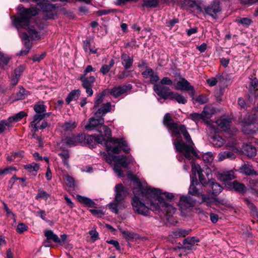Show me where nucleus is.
<instances>
[{"label":"nucleus","instance_id":"26","mask_svg":"<svg viewBox=\"0 0 258 258\" xmlns=\"http://www.w3.org/2000/svg\"><path fill=\"white\" fill-rule=\"evenodd\" d=\"M242 149L243 153L249 157H252L256 154L255 147L250 144L244 145Z\"/></svg>","mask_w":258,"mask_h":258},{"label":"nucleus","instance_id":"23","mask_svg":"<svg viewBox=\"0 0 258 258\" xmlns=\"http://www.w3.org/2000/svg\"><path fill=\"white\" fill-rule=\"evenodd\" d=\"M121 64L125 69L127 70L132 68L134 62L133 57H131L126 53H122L121 55Z\"/></svg>","mask_w":258,"mask_h":258},{"label":"nucleus","instance_id":"3","mask_svg":"<svg viewBox=\"0 0 258 258\" xmlns=\"http://www.w3.org/2000/svg\"><path fill=\"white\" fill-rule=\"evenodd\" d=\"M138 187L133 189L134 197L132 200V205L133 211L139 214L144 216L149 215L151 208V201L154 199L151 197V194H144L142 195V190L147 189L148 187H142L141 183L138 179H134Z\"/></svg>","mask_w":258,"mask_h":258},{"label":"nucleus","instance_id":"9","mask_svg":"<svg viewBox=\"0 0 258 258\" xmlns=\"http://www.w3.org/2000/svg\"><path fill=\"white\" fill-rule=\"evenodd\" d=\"M173 82L171 79L167 77H163L158 84H155L153 86L154 92L161 98H163L162 95L165 93L163 92L169 93L171 91L170 88L166 86H171L173 85Z\"/></svg>","mask_w":258,"mask_h":258},{"label":"nucleus","instance_id":"22","mask_svg":"<svg viewBox=\"0 0 258 258\" xmlns=\"http://www.w3.org/2000/svg\"><path fill=\"white\" fill-rule=\"evenodd\" d=\"M217 177L221 181H227L233 179L235 178V175L232 170L223 171L218 172Z\"/></svg>","mask_w":258,"mask_h":258},{"label":"nucleus","instance_id":"28","mask_svg":"<svg viewBox=\"0 0 258 258\" xmlns=\"http://www.w3.org/2000/svg\"><path fill=\"white\" fill-rule=\"evenodd\" d=\"M209 186L212 188V194L214 196H217L221 193L223 190L222 187L218 183L215 182L214 180L209 181Z\"/></svg>","mask_w":258,"mask_h":258},{"label":"nucleus","instance_id":"19","mask_svg":"<svg viewBox=\"0 0 258 258\" xmlns=\"http://www.w3.org/2000/svg\"><path fill=\"white\" fill-rule=\"evenodd\" d=\"M115 201L122 202L126 196L127 191L125 188L121 184H117L115 186Z\"/></svg>","mask_w":258,"mask_h":258},{"label":"nucleus","instance_id":"5","mask_svg":"<svg viewBox=\"0 0 258 258\" xmlns=\"http://www.w3.org/2000/svg\"><path fill=\"white\" fill-rule=\"evenodd\" d=\"M46 107L43 104V102H38L34 105V110L35 114L34 115L33 120L31 122V132L33 133L32 137L36 139L40 144L41 142V138L35 134L39 130H43L48 126V123L42 120L40 125H38V123L45 118V112L46 111Z\"/></svg>","mask_w":258,"mask_h":258},{"label":"nucleus","instance_id":"27","mask_svg":"<svg viewBox=\"0 0 258 258\" xmlns=\"http://www.w3.org/2000/svg\"><path fill=\"white\" fill-rule=\"evenodd\" d=\"M24 168L27 170L29 174L36 176L37 171L39 169V166L38 164L33 162L24 165Z\"/></svg>","mask_w":258,"mask_h":258},{"label":"nucleus","instance_id":"62","mask_svg":"<svg viewBox=\"0 0 258 258\" xmlns=\"http://www.w3.org/2000/svg\"><path fill=\"white\" fill-rule=\"evenodd\" d=\"M49 197V194L44 190H39L36 196V199H43L47 200Z\"/></svg>","mask_w":258,"mask_h":258},{"label":"nucleus","instance_id":"11","mask_svg":"<svg viewBox=\"0 0 258 258\" xmlns=\"http://www.w3.org/2000/svg\"><path fill=\"white\" fill-rule=\"evenodd\" d=\"M132 89L131 84L123 85L122 86H115L111 89H107V91L111 96L115 98L127 94Z\"/></svg>","mask_w":258,"mask_h":258},{"label":"nucleus","instance_id":"25","mask_svg":"<svg viewBox=\"0 0 258 258\" xmlns=\"http://www.w3.org/2000/svg\"><path fill=\"white\" fill-rule=\"evenodd\" d=\"M77 199L81 203L84 204L89 208H97L96 204L91 199L80 195L77 196Z\"/></svg>","mask_w":258,"mask_h":258},{"label":"nucleus","instance_id":"52","mask_svg":"<svg viewBox=\"0 0 258 258\" xmlns=\"http://www.w3.org/2000/svg\"><path fill=\"white\" fill-rule=\"evenodd\" d=\"M183 4L186 6L188 8H193L196 7L197 10L201 11H202L201 8L199 6H198L195 1L191 0H184Z\"/></svg>","mask_w":258,"mask_h":258},{"label":"nucleus","instance_id":"50","mask_svg":"<svg viewBox=\"0 0 258 258\" xmlns=\"http://www.w3.org/2000/svg\"><path fill=\"white\" fill-rule=\"evenodd\" d=\"M63 178L68 186L73 187L75 186V180L72 177L68 174H64L63 175Z\"/></svg>","mask_w":258,"mask_h":258},{"label":"nucleus","instance_id":"1","mask_svg":"<svg viewBox=\"0 0 258 258\" xmlns=\"http://www.w3.org/2000/svg\"><path fill=\"white\" fill-rule=\"evenodd\" d=\"M163 124L172 130L171 136L176 137L173 145L177 151L181 153L188 160L193 159L197 156L194 143L184 125L174 122L168 113H166L163 118Z\"/></svg>","mask_w":258,"mask_h":258},{"label":"nucleus","instance_id":"35","mask_svg":"<svg viewBox=\"0 0 258 258\" xmlns=\"http://www.w3.org/2000/svg\"><path fill=\"white\" fill-rule=\"evenodd\" d=\"M77 126V123L73 120H70L63 123L61 125L62 129L66 132L72 131Z\"/></svg>","mask_w":258,"mask_h":258},{"label":"nucleus","instance_id":"63","mask_svg":"<svg viewBox=\"0 0 258 258\" xmlns=\"http://www.w3.org/2000/svg\"><path fill=\"white\" fill-rule=\"evenodd\" d=\"M26 90L23 88H20L16 93L17 99H23L26 95Z\"/></svg>","mask_w":258,"mask_h":258},{"label":"nucleus","instance_id":"48","mask_svg":"<svg viewBox=\"0 0 258 258\" xmlns=\"http://www.w3.org/2000/svg\"><path fill=\"white\" fill-rule=\"evenodd\" d=\"M201 113L204 119H205L206 118H209L211 117L212 114L213 113V111L210 107L206 106L204 108Z\"/></svg>","mask_w":258,"mask_h":258},{"label":"nucleus","instance_id":"51","mask_svg":"<svg viewBox=\"0 0 258 258\" xmlns=\"http://www.w3.org/2000/svg\"><path fill=\"white\" fill-rule=\"evenodd\" d=\"M200 197H201L202 199L201 203H206L207 206H211L214 203L213 199L208 195L202 194Z\"/></svg>","mask_w":258,"mask_h":258},{"label":"nucleus","instance_id":"6","mask_svg":"<svg viewBox=\"0 0 258 258\" xmlns=\"http://www.w3.org/2000/svg\"><path fill=\"white\" fill-rule=\"evenodd\" d=\"M100 155L109 163H111L112 161L114 160L115 164L113 166V169L119 177L123 176V171L118 165H121L123 168H127L134 160L132 157H126L123 155L121 156H113L104 152H101Z\"/></svg>","mask_w":258,"mask_h":258},{"label":"nucleus","instance_id":"17","mask_svg":"<svg viewBox=\"0 0 258 258\" xmlns=\"http://www.w3.org/2000/svg\"><path fill=\"white\" fill-rule=\"evenodd\" d=\"M165 93V92H163ZM162 95V94H161ZM163 99H175L178 103L185 104L187 102V99L185 97L178 93H174L173 91H170L169 93L166 92L162 94Z\"/></svg>","mask_w":258,"mask_h":258},{"label":"nucleus","instance_id":"20","mask_svg":"<svg viewBox=\"0 0 258 258\" xmlns=\"http://www.w3.org/2000/svg\"><path fill=\"white\" fill-rule=\"evenodd\" d=\"M196 185L201 186L197 182V177H195V180L192 177L191 180L190 185L188 189V192L187 195H192L196 197H200V195L203 193V191L196 186Z\"/></svg>","mask_w":258,"mask_h":258},{"label":"nucleus","instance_id":"54","mask_svg":"<svg viewBox=\"0 0 258 258\" xmlns=\"http://www.w3.org/2000/svg\"><path fill=\"white\" fill-rule=\"evenodd\" d=\"M122 234L123 235L124 237L128 240H131L134 239H136L138 236V235L137 234H135L133 232H130L128 231H123L122 232Z\"/></svg>","mask_w":258,"mask_h":258},{"label":"nucleus","instance_id":"64","mask_svg":"<svg viewBox=\"0 0 258 258\" xmlns=\"http://www.w3.org/2000/svg\"><path fill=\"white\" fill-rule=\"evenodd\" d=\"M178 22V19L177 18H174L172 20H167L165 24L167 27L172 28Z\"/></svg>","mask_w":258,"mask_h":258},{"label":"nucleus","instance_id":"57","mask_svg":"<svg viewBox=\"0 0 258 258\" xmlns=\"http://www.w3.org/2000/svg\"><path fill=\"white\" fill-rule=\"evenodd\" d=\"M203 159L206 163H211L214 159L213 154L211 152H207L203 154Z\"/></svg>","mask_w":258,"mask_h":258},{"label":"nucleus","instance_id":"49","mask_svg":"<svg viewBox=\"0 0 258 258\" xmlns=\"http://www.w3.org/2000/svg\"><path fill=\"white\" fill-rule=\"evenodd\" d=\"M83 48L86 52L89 51L90 53L95 54L97 52V49H94L91 48L90 41L88 40L84 41Z\"/></svg>","mask_w":258,"mask_h":258},{"label":"nucleus","instance_id":"29","mask_svg":"<svg viewBox=\"0 0 258 258\" xmlns=\"http://www.w3.org/2000/svg\"><path fill=\"white\" fill-rule=\"evenodd\" d=\"M111 105L110 102H107L103 105L102 107L99 108L95 115L100 116L102 117L104 115H105L107 112L110 111L111 110Z\"/></svg>","mask_w":258,"mask_h":258},{"label":"nucleus","instance_id":"61","mask_svg":"<svg viewBox=\"0 0 258 258\" xmlns=\"http://www.w3.org/2000/svg\"><path fill=\"white\" fill-rule=\"evenodd\" d=\"M236 21L239 24L244 26H249L252 23V21L247 18H239L236 20Z\"/></svg>","mask_w":258,"mask_h":258},{"label":"nucleus","instance_id":"4","mask_svg":"<svg viewBox=\"0 0 258 258\" xmlns=\"http://www.w3.org/2000/svg\"><path fill=\"white\" fill-rule=\"evenodd\" d=\"M104 144L107 151L114 154H119L121 150L128 153L130 149L127 143L123 139H113L111 142H107L102 136H96L95 135H86L85 145H88L91 148H94L95 143Z\"/></svg>","mask_w":258,"mask_h":258},{"label":"nucleus","instance_id":"58","mask_svg":"<svg viewBox=\"0 0 258 258\" xmlns=\"http://www.w3.org/2000/svg\"><path fill=\"white\" fill-rule=\"evenodd\" d=\"M75 138L77 145L79 144L85 145L86 135L85 134L75 135Z\"/></svg>","mask_w":258,"mask_h":258},{"label":"nucleus","instance_id":"47","mask_svg":"<svg viewBox=\"0 0 258 258\" xmlns=\"http://www.w3.org/2000/svg\"><path fill=\"white\" fill-rule=\"evenodd\" d=\"M114 60L113 59H111L108 65L104 64L103 65L100 70V71L101 73H102L103 75L106 74L110 70V69L114 66Z\"/></svg>","mask_w":258,"mask_h":258},{"label":"nucleus","instance_id":"38","mask_svg":"<svg viewBox=\"0 0 258 258\" xmlns=\"http://www.w3.org/2000/svg\"><path fill=\"white\" fill-rule=\"evenodd\" d=\"M230 186L237 191L240 192H245L246 191V187L245 185L236 180L231 182Z\"/></svg>","mask_w":258,"mask_h":258},{"label":"nucleus","instance_id":"41","mask_svg":"<svg viewBox=\"0 0 258 258\" xmlns=\"http://www.w3.org/2000/svg\"><path fill=\"white\" fill-rule=\"evenodd\" d=\"M10 58L1 52H0V67L3 69H7L9 62Z\"/></svg>","mask_w":258,"mask_h":258},{"label":"nucleus","instance_id":"30","mask_svg":"<svg viewBox=\"0 0 258 258\" xmlns=\"http://www.w3.org/2000/svg\"><path fill=\"white\" fill-rule=\"evenodd\" d=\"M235 157V155L231 151L221 152L218 155V160L220 161H223L226 159H234Z\"/></svg>","mask_w":258,"mask_h":258},{"label":"nucleus","instance_id":"59","mask_svg":"<svg viewBox=\"0 0 258 258\" xmlns=\"http://www.w3.org/2000/svg\"><path fill=\"white\" fill-rule=\"evenodd\" d=\"M245 204L248 206V207L253 212V215H255L258 217V212L256 210L255 206L248 200H244Z\"/></svg>","mask_w":258,"mask_h":258},{"label":"nucleus","instance_id":"55","mask_svg":"<svg viewBox=\"0 0 258 258\" xmlns=\"http://www.w3.org/2000/svg\"><path fill=\"white\" fill-rule=\"evenodd\" d=\"M191 171L192 174L195 176L196 175L197 173L199 175V173L201 174V173H202V170H201L200 166L195 163H192Z\"/></svg>","mask_w":258,"mask_h":258},{"label":"nucleus","instance_id":"36","mask_svg":"<svg viewBox=\"0 0 258 258\" xmlns=\"http://www.w3.org/2000/svg\"><path fill=\"white\" fill-rule=\"evenodd\" d=\"M44 235L47 239L51 240L54 242L60 243L61 242L60 239L57 235L54 234L51 230H45Z\"/></svg>","mask_w":258,"mask_h":258},{"label":"nucleus","instance_id":"24","mask_svg":"<svg viewBox=\"0 0 258 258\" xmlns=\"http://www.w3.org/2000/svg\"><path fill=\"white\" fill-rule=\"evenodd\" d=\"M199 242V239L196 237H188L183 240L182 243L184 246L182 248L186 250H190L191 247L194 245L196 243Z\"/></svg>","mask_w":258,"mask_h":258},{"label":"nucleus","instance_id":"39","mask_svg":"<svg viewBox=\"0 0 258 258\" xmlns=\"http://www.w3.org/2000/svg\"><path fill=\"white\" fill-rule=\"evenodd\" d=\"M58 155L62 159L63 164L67 167L69 166V159L70 158V154L68 150H62L58 153Z\"/></svg>","mask_w":258,"mask_h":258},{"label":"nucleus","instance_id":"15","mask_svg":"<svg viewBox=\"0 0 258 258\" xmlns=\"http://www.w3.org/2000/svg\"><path fill=\"white\" fill-rule=\"evenodd\" d=\"M205 13L214 19L217 18V14L221 11L219 3L217 2H213L208 6L204 8Z\"/></svg>","mask_w":258,"mask_h":258},{"label":"nucleus","instance_id":"31","mask_svg":"<svg viewBox=\"0 0 258 258\" xmlns=\"http://www.w3.org/2000/svg\"><path fill=\"white\" fill-rule=\"evenodd\" d=\"M62 143L68 147H72L78 145L76 142L75 135H72L66 137L62 141Z\"/></svg>","mask_w":258,"mask_h":258},{"label":"nucleus","instance_id":"8","mask_svg":"<svg viewBox=\"0 0 258 258\" xmlns=\"http://www.w3.org/2000/svg\"><path fill=\"white\" fill-rule=\"evenodd\" d=\"M150 205L152 211L159 213L161 212L169 216L173 215L176 211V209L167 202L154 203L152 200L151 201Z\"/></svg>","mask_w":258,"mask_h":258},{"label":"nucleus","instance_id":"2","mask_svg":"<svg viewBox=\"0 0 258 258\" xmlns=\"http://www.w3.org/2000/svg\"><path fill=\"white\" fill-rule=\"evenodd\" d=\"M38 14V13L35 8L26 9L24 7H19L17 16L11 18L13 24L18 30L20 29H27L28 34L24 32L21 37L24 41V44L26 47L27 48V46H29V49H30L31 45L28 39L29 37L34 39L40 38V35L34 27L30 25V19L32 16H36Z\"/></svg>","mask_w":258,"mask_h":258},{"label":"nucleus","instance_id":"46","mask_svg":"<svg viewBox=\"0 0 258 258\" xmlns=\"http://www.w3.org/2000/svg\"><path fill=\"white\" fill-rule=\"evenodd\" d=\"M159 3V0H143V7L147 8H155Z\"/></svg>","mask_w":258,"mask_h":258},{"label":"nucleus","instance_id":"33","mask_svg":"<svg viewBox=\"0 0 258 258\" xmlns=\"http://www.w3.org/2000/svg\"><path fill=\"white\" fill-rule=\"evenodd\" d=\"M80 95V90H74L72 91L66 99L67 104H69L73 100H76Z\"/></svg>","mask_w":258,"mask_h":258},{"label":"nucleus","instance_id":"44","mask_svg":"<svg viewBox=\"0 0 258 258\" xmlns=\"http://www.w3.org/2000/svg\"><path fill=\"white\" fill-rule=\"evenodd\" d=\"M26 115V113L24 111H21L17 114L12 116L9 118L10 122H16L23 118Z\"/></svg>","mask_w":258,"mask_h":258},{"label":"nucleus","instance_id":"40","mask_svg":"<svg viewBox=\"0 0 258 258\" xmlns=\"http://www.w3.org/2000/svg\"><path fill=\"white\" fill-rule=\"evenodd\" d=\"M109 208L111 211L115 213H118V210L122 207V202L114 201L109 204Z\"/></svg>","mask_w":258,"mask_h":258},{"label":"nucleus","instance_id":"37","mask_svg":"<svg viewBox=\"0 0 258 258\" xmlns=\"http://www.w3.org/2000/svg\"><path fill=\"white\" fill-rule=\"evenodd\" d=\"M216 124L224 131H228L230 128L229 121L226 119H218Z\"/></svg>","mask_w":258,"mask_h":258},{"label":"nucleus","instance_id":"53","mask_svg":"<svg viewBox=\"0 0 258 258\" xmlns=\"http://www.w3.org/2000/svg\"><path fill=\"white\" fill-rule=\"evenodd\" d=\"M17 171V169L15 167L10 166L4 169H0V175L12 174L13 171Z\"/></svg>","mask_w":258,"mask_h":258},{"label":"nucleus","instance_id":"21","mask_svg":"<svg viewBox=\"0 0 258 258\" xmlns=\"http://www.w3.org/2000/svg\"><path fill=\"white\" fill-rule=\"evenodd\" d=\"M98 131L100 134L98 136H102L107 142H110L113 139H117V138H110L111 136L110 130L107 126L103 124L101 125L98 127Z\"/></svg>","mask_w":258,"mask_h":258},{"label":"nucleus","instance_id":"14","mask_svg":"<svg viewBox=\"0 0 258 258\" xmlns=\"http://www.w3.org/2000/svg\"><path fill=\"white\" fill-rule=\"evenodd\" d=\"M256 121L257 119L254 115H249L244 122L242 131L246 134L255 133L257 131H258V128H255L252 126Z\"/></svg>","mask_w":258,"mask_h":258},{"label":"nucleus","instance_id":"45","mask_svg":"<svg viewBox=\"0 0 258 258\" xmlns=\"http://www.w3.org/2000/svg\"><path fill=\"white\" fill-rule=\"evenodd\" d=\"M190 231L191 230L190 229L185 230L183 229H178L174 231L173 233L175 237H185V236L188 235Z\"/></svg>","mask_w":258,"mask_h":258},{"label":"nucleus","instance_id":"32","mask_svg":"<svg viewBox=\"0 0 258 258\" xmlns=\"http://www.w3.org/2000/svg\"><path fill=\"white\" fill-rule=\"evenodd\" d=\"M240 169L241 172L244 173L247 175H252L256 174V172L253 169L252 167L249 164H244L242 165L240 167Z\"/></svg>","mask_w":258,"mask_h":258},{"label":"nucleus","instance_id":"42","mask_svg":"<svg viewBox=\"0 0 258 258\" xmlns=\"http://www.w3.org/2000/svg\"><path fill=\"white\" fill-rule=\"evenodd\" d=\"M106 92L105 91L102 93L98 94L95 99V103L93 108H96L100 106L103 101L104 98L105 96Z\"/></svg>","mask_w":258,"mask_h":258},{"label":"nucleus","instance_id":"34","mask_svg":"<svg viewBox=\"0 0 258 258\" xmlns=\"http://www.w3.org/2000/svg\"><path fill=\"white\" fill-rule=\"evenodd\" d=\"M211 142L213 145L217 148L222 146L225 142V141L219 135H215L211 138Z\"/></svg>","mask_w":258,"mask_h":258},{"label":"nucleus","instance_id":"10","mask_svg":"<svg viewBox=\"0 0 258 258\" xmlns=\"http://www.w3.org/2000/svg\"><path fill=\"white\" fill-rule=\"evenodd\" d=\"M196 200L189 195L182 196L178 202V206L181 213L186 215L196 205Z\"/></svg>","mask_w":258,"mask_h":258},{"label":"nucleus","instance_id":"7","mask_svg":"<svg viewBox=\"0 0 258 258\" xmlns=\"http://www.w3.org/2000/svg\"><path fill=\"white\" fill-rule=\"evenodd\" d=\"M144 194H151V197L154 199V203L166 202L165 200L171 201L174 198V195L170 192L162 193L159 189L148 187L147 189L142 190V195Z\"/></svg>","mask_w":258,"mask_h":258},{"label":"nucleus","instance_id":"60","mask_svg":"<svg viewBox=\"0 0 258 258\" xmlns=\"http://www.w3.org/2000/svg\"><path fill=\"white\" fill-rule=\"evenodd\" d=\"M250 85L249 87V90L250 92L253 91L255 93V91L257 90V87L258 85V81L257 80L254 78L253 79H251V82L250 83Z\"/></svg>","mask_w":258,"mask_h":258},{"label":"nucleus","instance_id":"43","mask_svg":"<svg viewBox=\"0 0 258 258\" xmlns=\"http://www.w3.org/2000/svg\"><path fill=\"white\" fill-rule=\"evenodd\" d=\"M24 69L25 68L23 66H20L15 69L14 74V75H15V77L13 78L14 84H16L17 83L19 78L24 71Z\"/></svg>","mask_w":258,"mask_h":258},{"label":"nucleus","instance_id":"13","mask_svg":"<svg viewBox=\"0 0 258 258\" xmlns=\"http://www.w3.org/2000/svg\"><path fill=\"white\" fill-rule=\"evenodd\" d=\"M80 80L82 82V86L85 89L88 96H92L93 94L92 87L95 81L94 77H86L85 75H81Z\"/></svg>","mask_w":258,"mask_h":258},{"label":"nucleus","instance_id":"18","mask_svg":"<svg viewBox=\"0 0 258 258\" xmlns=\"http://www.w3.org/2000/svg\"><path fill=\"white\" fill-rule=\"evenodd\" d=\"M142 75L145 78H150V83L154 85L157 84L160 79L157 73H154L152 69L148 67H146V70L142 73Z\"/></svg>","mask_w":258,"mask_h":258},{"label":"nucleus","instance_id":"16","mask_svg":"<svg viewBox=\"0 0 258 258\" xmlns=\"http://www.w3.org/2000/svg\"><path fill=\"white\" fill-rule=\"evenodd\" d=\"M104 122V118L98 115H95V117H91L89 119L88 123L85 126L87 130H93L96 127H99L103 125Z\"/></svg>","mask_w":258,"mask_h":258},{"label":"nucleus","instance_id":"56","mask_svg":"<svg viewBox=\"0 0 258 258\" xmlns=\"http://www.w3.org/2000/svg\"><path fill=\"white\" fill-rule=\"evenodd\" d=\"M189 117L196 122H198L204 118L202 113H194L189 115Z\"/></svg>","mask_w":258,"mask_h":258},{"label":"nucleus","instance_id":"12","mask_svg":"<svg viewBox=\"0 0 258 258\" xmlns=\"http://www.w3.org/2000/svg\"><path fill=\"white\" fill-rule=\"evenodd\" d=\"M174 88L176 90L189 91V94L193 96L195 94L194 87L184 78H181L176 83L174 84Z\"/></svg>","mask_w":258,"mask_h":258}]
</instances>
